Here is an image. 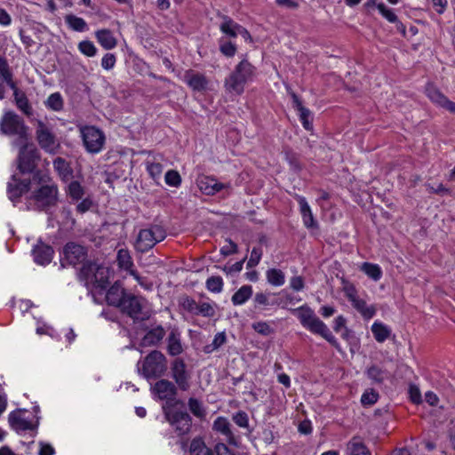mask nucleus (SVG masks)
<instances>
[{"instance_id": "obj_1", "label": "nucleus", "mask_w": 455, "mask_h": 455, "mask_svg": "<svg viewBox=\"0 0 455 455\" xmlns=\"http://www.w3.org/2000/svg\"><path fill=\"white\" fill-rule=\"evenodd\" d=\"M17 147H19V151L14 160L16 173L20 176L30 175L33 180H44L45 173L39 169L42 160L39 148L28 140Z\"/></svg>"}, {"instance_id": "obj_2", "label": "nucleus", "mask_w": 455, "mask_h": 455, "mask_svg": "<svg viewBox=\"0 0 455 455\" xmlns=\"http://www.w3.org/2000/svg\"><path fill=\"white\" fill-rule=\"evenodd\" d=\"M44 180H34L36 187L31 191L29 200L33 202L34 210L45 213H52L60 201L59 187L48 175Z\"/></svg>"}, {"instance_id": "obj_3", "label": "nucleus", "mask_w": 455, "mask_h": 455, "mask_svg": "<svg viewBox=\"0 0 455 455\" xmlns=\"http://www.w3.org/2000/svg\"><path fill=\"white\" fill-rule=\"evenodd\" d=\"M299 320L301 325L314 334L320 335L327 340L334 348L339 352L341 347L337 339L331 333L328 326L315 314L314 310L307 305H303L299 307L291 309Z\"/></svg>"}, {"instance_id": "obj_4", "label": "nucleus", "mask_w": 455, "mask_h": 455, "mask_svg": "<svg viewBox=\"0 0 455 455\" xmlns=\"http://www.w3.org/2000/svg\"><path fill=\"white\" fill-rule=\"evenodd\" d=\"M257 68L247 59L242 60L224 81V87L229 93L241 95L245 84L256 76Z\"/></svg>"}, {"instance_id": "obj_5", "label": "nucleus", "mask_w": 455, "mask_h": 455, "mask_svg": "<svg viewBox=\"0 0 455 455\" xmlns=\"http://www.w3.org/2000/svg\"><path fill=\"white\" fill-rule=\"evenodd\" d=\"M164 419L172 427L177 436L183 438L188 435L193 427V419L190 414L186 411L185 406L174 405L170 407L168 405L162 406Z\"/></svg>"}, {"instance_id": "obj_6", "label": "nucleus", "mask_w": 455, "mask_h": 455, "mask_svg": "<svg viewBox=\"0 0 455 455\" xmlns=\"http://www.w3.org/2000/svg\"><path fill=\"white\" fill-rule=\"evenodd\" d=\"M167 368V359L158 350L151 351L143 361H139L137 363L138 372L147 379L163 377Z\"/></svg>"}, {"instance_id": "obj_7", "label": "nucleus", "mask_w": 455, "mask_h": 455, "mask_svg": "<svg viewBox=\"0 0 455 455\" xmlns=\"http://www.w3.org/2000/svg\"><path fill=\"white\" fill-rule=\"evenodd\" d=\"M0 132L7 136H17L13 141L14 146L29 140L28 127L24 120L12 111L6 112L1 118Z\"/></svg>"}, {"instance_id": "obj_8", "label": "nucleus", "mask_w": 455, "mask_h": 455, "mask_svg": "<svg viewBox=\"0 0 455 455\" xmlns=\"http://www.w3.org/2000/svg\"><path fill=\"white\" fill-rule=\"evenodd\" d=\"M166 237L165 229L157 224H151L147 228H142L137 235L134 249L140 253H146L155 247V245Z\"/></svg>"}, {"instance_id": "obj_9", "label": "nucleus", "mask_w": 455, "mask_h": 455, "mask_svg": "<svg viewBox=\"0 0 455 455\" xmlns=\"http://www.w3.org/2000/svg\"><path fill=\"white\" fill-rule=\"evenodd\" d=\"M35 138L40 148L44 152L50 155L57 153L60 143L49 124L36 119L35 121Z\"/></svg>"}, {"instance_id": "obj_10", "label": "nucleus", "mask_w": 455, "mask_h": 455, "mask_svg": "<svg viewBox=\"0 0 455 455\" xmlns=\"http://www.w3.org/2000/svg\"><path fill=\"white\" fill-rule=\"evenodd\" d=\"M178 386L171 380L161 379L157 380L152 387L151 392L156 395L161 401H165L162 406L180 405V407L185 406V403L181 399H177Z\"/></svg>"}, {"instance_id": "obj_11", "label": "nucleus", "mask_w": 455, "mask_h": 455, "mask_svg": "<svg viewBox=\"0 0 455 455\" xmlns=\"http://www.w3.org/2000/svg\"><path fill=\"white\" fill-rule=\"evenodd\" d=\"M145 300L142 297L134 295L133 293L128 292L123 302L117 307V308L127 316L131 317L134 322L145 321L149 319V312H143V304Z\"/></svg>"}, {"instance_id": "obj_12", "label": "nucleus", "mask_w": 455, "mask_h": 455, "mask_svg": "<svg viewBox=\"0 0 455 455\" xmlns=\"http://www.w3.org/2000/svg\"><path fill=\"white\" fill-rule=\"evenodd\" d=\"M88 248L76 242H68L62 249V258L60 259V267H66L67 265L76 267L87 260Z\"/></svg>"}, {"instance_id": "obj_13", "label": "nucleus", "mask_w": 455, "mask_h": 455, "mask_svg": "<svg viewBox=\"0 0 455 455\" xmlns=\"http://www.w3.org/2000/svg\"><path fill=\"white\" fill-rule=\"evenodd\" d=\"M19 175L14 172L11 176L6 188L8 198L12 202L13 205L19 204L21 196L31 190L34 183L32 179H21Z\"/></svg>"}, {"instance_id": "obj_14", "label": "nucleus", "mask_w": 455, "mask_h": 455, "mask_svg": "<svg viewBox=\"0 0 455 455\" xmlns=\"http://www.w3.org/2000/svg\"><path fill=\"white\" fill-rule=\"evenodd\" d=\"M83 142L86 150L92 154L99 153L105 143V135L95 126H85L82 129Z\"/></svg>"}, {"instance_id": "obj_15", "label": "nucleus", "mask_w": 455, "mask_h": 455, "mask_svg": "<svg viewBox=\"0 0 455 455\" xmlns=\"http://www.w3.org/2000/svg\"><path fill=\"white\" fill-rule=\"evenodd\" d=\"M171 376L178 387L182 391H187L190 387V374L187 371V365L180 357L175 358L171 363Z\"/></svg>"}, {"instance_id": "obj_16", "label": "nucleus", "mask_w": 455, "mask_h": 455, "mask_svg": "<svg viewBox=\"0 0 455 455\" xmlns=\"http://www.w3.org/2000/svg\"><path fill=\"white\" fill-rule=\"evenodd\" d=\"M25 410H18L12 411L8 416V422L12 429L17 433L27 430H36L39 425L40 417H36V421L30 422L20 416V412Z\"/></svg>"}, {"instance_id": "obj_17", "label": "nucleus", "mask_w": 455, "mask_h": 455, "mask_svg": "<svg viewBox=\"0 0 455 455\" xmlns=\"http://www.w3.org/2000/svg\"><path fill=\"white\" fill-rule=\"evenodd\" d=\"M212 429L226 437V440L229 445L238 448L240 446V441L237 436L235 435L231 430V424L227 418L220 416L212 424Z\"/></svg>"}, {"instance_id": "obj_18", "label": "nucleus", "mask_w": 455, "mask_h": 455, "mask_svg": "<svg viewBox=\"0 0 455 455\" xmlns=\"http://www.w3.org/2000/svg\"><path fill=\"white\" fill-rule=\"evenodd\" d=\"M183 81L194 92H204L208 88L209 81L207 77L194 69H188L184 73Z\"/></svg>"}, {"instance_id": "obj_19", "label": "nucleus", "mask_w": 455, "mask_h": 455, "mask_svg": "<svg viewBox=\"0 0 455 455\" xmlns=\"http://www.w3.org/2000/svg\"><path fill=\"white\" fill-rule=\"evenodd\" d=\"M32 254L36 263L38 265L45 266L51 263L53 258L54 250L51 245L46 244L39 240L38 243L34 246Z\"/></svg>"}, {"instance_id": "obj_20", "label": "nucleus", "mask_w": 455, "mask_h": 455, "mask_svg": "<svg viewBox=\"0 0 455 455\" xmlns=\"http://www.w3.org/2000/svg\"><path fill=\"white\" fill-rule=\"evenodd\" d=\"M106 301L108 305L117 307L128 294L123 284L116 281L106 290Z\"/></svg>"}, {"instance_id": "obj_21", "label": "nucleus", "mask_w": 455, "mask_h": 455, "mask_svg": "<svg viewBox=\"0 0 455 455\" xmlns=\"http://www.w3.org/2000/svg\"><path fill=\"white\" fill-rule=\"evenodd\" d=\"M110 273L111 270L108 267L98 264L92 286L99 290L100 292L105 291L109 285Z\"/></svg>"}, {"instance_id": "obj_22", "label": "nucleus", "mask_w": 455, "mask_h": 455, "mask_svg": "<svg viewBox=\"0 0 455 455\" xmlns=\"http://www.w3.org/2000/svg\"><path fill=\"white\" fill-rule=\"evenodd\" d=\"M291 99H292V105L293 108H296L299 113V120L307 131H312L313 130V121L311 117V111L305 108L302 105V101L300 100L299 97L295 93H291Z\"/></svg>"}, {"instance_id": "obj_23", "label": "nucleus", "mask_w": 455, "mask_h": 455, "mask_svg": "<svg viewBox=\"0 0 455 455\" xmlns=\"http://www.w3.org/2000/svg\"><path fill=\"white\" fill-rule=\"evenodd\" d=\"M98 264L94 260H86L82 264V267L77 272V278L80 282L89 288L94 278L95 271L97 270Z\"/></svg>"}, {"instance_id": "obj_24", "label": "nucleus", "mask_w": 455, "mask_h": 455, "mask_svg": "<svg viewBox=\"0 0 455 455\" xmlns=\"http://www.w3.org/2000/svg\"><path fill=\"white\" fill-rule=\"evenodd\" d=\"M297 201L299 204V211L302 216L303 224L307 228H318V223L315 220L311 208L304 196H298Z\"/></svg>"}, {"instance_id": "obj_25", "label": "nucleus", "mask_w": 455, "mask_h": 455, "mask_svg": "<svg viewBox=\"0 0 455 455\" xmlns=\"http://www.w3.org/2000/svg\"><path fill=\"white\" fill-rule=\"evenodd\" d=\"M165 330L162 325H157L147 331L141 339L140 345L142 347L157 346L165 336Z\"/></svg>"}, {"instance_id": "obj_26", "label": "nucleus", "mask_w": 455, "mask_h": 455, "mask_svg": "<svg viewBox=\"0 0 455 455\" xmlns=\"http://www.w3.org/2000/svg\"><path fill=\"white\" fill-rule=\"evenodd\" d=\"M347 455H372L359 435L353 436L347 443Z\"/></svg>"}, {"instance_id": "obj_27", "label": "nucleus", "mask_w": 455, "mask_h": 455, "mask_svg": "<svg viewBox=\"0 0 455 455\" xmlns=\"http://www.w3.org/2000/svg\"><path fill=\"white\" fill-rule=\"evenodd\" d=\"M167 342V351L170 355L176 356L183 352L180 341V333L177 329L171 331L168 335Z\"/></svg>"}, {"instance_id": "obj_28", "label": "nucleus", "mask_w": 455, "mask_h": 455, "mask_svg": "<svg viewBox=\"0 0 455 455\" xmlns=\"http://www.w3.org/2000/svg\"><path fill=\"white\" fill-rule=\"evenodd\" d=\"M221 23L220 30L229 38H235L238 36L240 24L235 22L232 18L228 15H221Z\"/></svg>"}, {"instance_id": "obj_29", "label": "nucleus", "mask_w": 455, "mask_h": 455, "mask_svg": "<svg viewBox=\"0 0 455 455\" xmlns=\"http://www.w3.org/2000/svg\"><path fill=\"white\" fill-rule=\"evenodd\" d=\"M53 168L63 181L68 180L73 176V169L70 164L62 157H57L53 160Z\"/></svg>"}, {"instance_id": "obj_30", "label": "nucleus", "mask_w": 455, "mask_h": 455, "mask_svg": "<svg viewBox=\"0 0 455 455\" xmlns=\"http://www.w3.org/2000/svg\"><path fill=\"white\" fill-rule=\"evenodd\" d=\"M11 89L13 91L14 100L17 108L27 116L32 115V108L29 104L26 93L22 91H20L16 85L15 88Z\"/></svg>"}, {"instance_id": "obj_31", "label": "nucleus", "mask_w": 455, "mask_h": 455, "mask_svg": "<svg viewBox=\"0 0 455 455\" xmlns=\"http://www.w3.org/2000/svg\"><path fill=\"white\" fill-rule=\"evenodd\" d=\"M95 36L98 42L104 49L110 50L116 46L117 41L109 29L98 30Z\"/></svg>"}, {"instance_id": "obj_32", "label": "nucleus", "mask_w": 455, "mask_h": 455, "mask_svg": "<svg viewBox=\"0 0 455 455\" xmlns=\"http://www.w3.org/2000/svg\"><path fill=\"white\" fill-rule=\"evenodd\" d=\"M426 94L433 103L442 108H444L449 100L437 87L432 84H428L426 86Z\"/></svg>"}, {"instance_id": "obj_33", "label": "nucleus", "mask_w": 455, "mask_h": 455, "mask_svg": "<svg viewBox=\"0 0 455 455\" xmlns=\"http://www.w3.org/2000/svg\"><path fill=\"white\" fill-rule=\"evenodd\" d=\"M352 306L363 315L365 319H371L376 314L374 306H368L366 301L363 299L356 298L352 299Z\"/></svg>"}, {"instance_id": "obj_34", "label": "nucleus", "mask_w": 455, "mask_h": 455, "mask_svg": "<svg viewBox=\"0 0 455 455\" xmlns=\"http://www.w3.org/2000/svg\"><path fill=\"white\" fill-rule=\"evenodd\" d=\"M66 193L73 202H78L85 195V189L79 181L72 180L68 185Z\"/></svg>"}, {"instance_id": "obj_35", "label": "nucleus", "mask_w": 455, "mask_h": 455, "mask_svg": "<svg viewBox=\"0 0 455 455\" xmlns=\"http://www.w3.org/2000/svg\"><path fill=\"white\" fill-rule=\"evenodd\" d=\"M252 292L251 285H243L233 294L231 301L235 306L243 305L251 297Z\"/></svg>"}, {"instance_id": "obj_36", "label": "nucleus", "mask_w": 455, "mask_h": 455, "mask_svg": "<svg viewBox=\"0 0 455 455\" xmlns=\"http://www.w3.org/2000/svg\"><path fill=\"white\" fill-rule=\"evenodd\" d=\"M189 452L191 455H213L212 449L205 445L201 437L194 438L191 441Z\"/></svg>"}, {"instance_id": "obj_37", "label": "nucleus", "mask_w": 455, "mask_h": 455, "mask_svg": "<svg viewBox=\"0 0 455 455\" xmlns=\"http://www.w3.org/2000/svg\"><path fill=\"white\" fill-rule=\"evenodd\" d=\"M371 332L375 339L378 342L382 343L389 338L391 330L386 324L379 322H375L371 325Z\"/></svg>"}, {"instance_id": "obj_38", "label": "nucleus", "mask_w": 455, "mask_h": 455, "mask_svg": "<svg viewBox=\"0 0 455 455\" xmlns=\"http://www.w3.org/2000/svg\"><path fill=\"white\" fill-rule=\"evenodd\" d=\"M116 261L118 267L127 272L134 267L132 256L126 249H120L117 251Z\"/></svg>"}, {"instance_id": "obj_39", "label": "nucleus", "mask_w": 455, "mask_h": 455, "mask_svg": "<svg viewBox=\"0 0 455 455\" xmlns=\"http://www.w3.org/2000/svg\"><path fill=\"white\" fill-rule=\"evenodd\" d=\"M267 282L273 286H282L285 283L284 273L278 268H269L266 272Z\"/></svg>"}, {"instance_id": "obj_40", "label": "nucleus", "mask_w": 455, "mask_h": 455, "mask_svg": "<svg viewBox=\"0 0 455 455\" xmlns=\"http://www.w3.org/2000/svg\"><path fill=\"white\" fill-rule=\"evenodd\" d=\"M188 406L190 412L198 419H204L206 417V409L203 403L195 397L188 398Z\"/></svg>"}, {"instance_id": "obj_41", "label": "nucleus", "mask_w": 455, "mask_h": 455, "mask_svg": "<svg viewBox=\"0 0 455 455\" xmlns=\"http://www.w3.org/2000/svg\"><path fill=\"white\" fill-rule=\"evenodd\" d=\"M232 420L239 427L246 429L247 435H250L252 433L253 428L250 427L249 416L244 411H238L234 413L232 415Z\"/></svg>"}, {"instance_id": "obj_42", "label": "nucleus", "mask_w": 455, "mask_h": 455, "mask_svg": "<svg viewBox=\"0 0 455 455\" xmlns=\"http://www.w3.org/2000/svg\"><path fill=\"white\" fill-rule=\"evenodd\" d=\"M65 21L68 26L75 31L83 32L87 28L85 20L74 14L66 15Z\"/></svg>"}, {"instance_id": "obj_43", "label": "nucleus", "mask_w": 455, "mask_h": 455, "mask_svg": "<svg viewBox=\"0 0 455 455\" xmlns=\"http://www.w3.org/2000/svg\"><path fill=\"white\" fill-rule=\"evenodd\" d=\"M284 158L294 172H299L302 170L299 156L292 149L288 148L284 150Z\"/></svg>"}, {"instance_id": "obj_44", "label": "nucleus", "mask_w": 455, "mask_h": 455, "mask_svg": "<svg viewBox=\"0 0 455 455\" xmlns=\"http://www.w3.org/2000/svg\"><path fill=\"white\" fill-rule=\"evenodd\" d=\"M220 52L226 57H234L237 52L236 45L230 40L221 37L219 41Z\"/></svg>"}, {"instance_id": "obj_45", "label": "nucleus", "mask_w": 455, "mask_h": 455, "mask_svg": "<svg viewBox=\"0 0 455 455\" xmlns=\"http://www.w3.org/2000/svg\"><path fill=\"white\" fill-rule=\"evenodd\" d=\"M227 341V336L224 331L218 332L211 344L204 347V352L205 354H211L215 350L219 349Z\"/></svg>"}, {"instance_id": "obj_46", "label": "nucleus", "mask_w": 455, "mask_h": 455, "mask_svg": "<svg viewBox=\"0 0 455 455\" xmlns=\"http://www.w3.org/2000/svg\"><path fill=\"white\" fill-rule=\"evenodd\" d=\"M362 271H363L370 278L374 281H379L382 276V271L379 265L364 262L361 267Z\"/></svg>"}, {"instance_id": "obj_47", "label": "nucleus", "mask_w": 455, "mask_h": 455, "mask_svg": "<svg viewBox=\"0 0 455 455\" xmlns=\"http://www.w3.org/2000/svg\"><path fill=\"white\" fill-rule=\"evenodd\" d=\"M63 99L60 92L52 93L45 101L47 108L53 111H60L63 108Z\"/></svg>"}, {"instance_id": "obj_48", "label": "nucleus", "mask_w": 455, "mask_h": 455, "mask_svg": "<svg viewBox=\"0 0 455 455\" xmlns=\"http://www.w3.org/2000/svg\"><path fill=\"white\" fill-rule=\"evenodd\" d=\"M208 291L213 293H220L223 290V279L220 275L210 276L205 283Z\"/></svg>"}, {"instance_id": "obj_49", "label": "nucleus", "mask_w": 455, "mask_h": 455, "mask_svg": "<svg viewBox=\"0 0 455 455\" xmlns=\"http://www.w3.org/2000/svg\"><path fill=\"white\" fill-rule=\"evenodd\" d=\"M0 74L10 88H15V83L12 80V74L10 71L7 60L0 56Z\"/></svg>"}, {"instance_id": "obj_50", "label": "nucleus", "mask_w": 455, "mask_h": 455, "mask_svg": "<svg viewBox=\"0 0 455 455\" xmlns=\"http://www.w3.org/2000/svg\"><path fill=\"white\" fill-rule=\"evenodd\" d=\"M180 306L187 312L196 315L198 304L189 296L184 295L180 299Z\"/></svg>"}, {"instance_id": "obj_51", "label": "nucleus", "mask_w": 455, "mask_h": 455, "mask_svg": "<svg viewBox=\"0 0 455 455\" xmlns=\"http://www.w3.org/2000/svg\"><path fill=\"white\" fill-rule=\"evenodd\" d=\"M164 180L168 186L174 188H179L182 181L180 174L175 170L167 171L164 175Z\"/></svg>"}, {"instance_id": "obj_52", "label": "nucleus", "mask_w": 455, "mask_h": 455, "mask_svg": "<svg viewBox=\"0 0 455 455\" xmlns=\"http://www.w3.org/2000/svg\"><path fill=\"white\" fill-rule=\"evenodd\" d=\"M214 177L202 176L197 179V186L199 189L205 195L210 196L211 188H212Z\"/></svg>"}, {"instance_id": "obj_53", "label": "nucleus", "mask_w": 455, "mask_h": 455, "mask_svg": "<svg viewBox=\"0 0 455 455\" xmlns=\"http://www.w3.org/2000/svg\"><path fill=\"white\" fill-rule=\"evenodd\" d=\"M367 376L377 383H382L385 379V371L377 365H372L367 370Z\"/></svg>"}, {"instance_id": "obj_54", "label": "nucleus", "mask_w": 455, "mask_h": 455, "mask_svg": "<svg viewBox=\"0 0 455 455\" xmlns=\"http://www.w3.org/2000/svg\"><path fill=\"white\" fill-rule=\"evenodd\" d=\"M79 51L88 57H93L97 53V48L90 40H84L78 44Z\"/></svg>"}, {"instance_id": "obj_55", "label": "nucleus", "mask_w": 455, "mask_h": 455, "mask_svg": "<svg viewBox=\"0 0 455 455\" xmlns=\"http://www.w3.org/2000/svg\"><path fill=\"white\" fill-rule=\"evenodd\" d=\"M379 399V394L374 389L366 390L361 397V403L363 406H371Z\"/></svg>"}, {"instance_id": "obj_56", "label": "nucleus", "mask_w": 455, "mask_h": 455, "mask_svg": "<svg viewBox=\"0 0 455 455\" xmlns=\"http://www.w3.org/2000/svg\"><path fill=\"white\" fill-rule=\"evenodd\" d=\"M251 327L256 332L263 336H269L275 332L274 329L267 322L254 323Z\"/></svg>"}, {"instance_id": "obj_57", "label": "nucleus", "mask_w": 455, "mask_h": 455, "mask_svg": "<svg viewBox=\"0 0 455 455\" xmlns=\"http://www.w3.org/2000/svg\"><path fill=\"white\" fill-rule=\"evenodd\" d=\"M196 315H202L204 317H213L215 315V309L212 305L207 302L198 304Z\"/></svg>"}, {"instance_id": "obj_58", "label": "nucleus", "mask_w": 455, "mask_h": 455, "mask_svg": "<svg viewBox=\"0 0 455 455\" xmlns=\"http://www.w3.org/2000/svg\"><path fill=\"white\" fill-rule=\"evenodd\" d=\"M262 253V249L260 247H253L251 251V257L247 261L246 267L252 268L256 267L261 259Z\"/></svg>"}, {"instance_id": "obj_59", "label": "nucleus", "mask_w": 455, "mask_h": 455, "mask_svg": "<svg viewBox=\"0 0 455 455\" xmlns=\"http://www.w3.org/2000/svg\"><path fill=\"white\" fill-rule=\"evenodd\" d=\"M377 8L381 15L389 22L393 23L397 21L396 14L391 9L387 8L383 3L379 4Z\"/></svg>"}, {"instance_id": "obj_60", "label": "nucleus", "mask_w": 455, "mask_h": 455, "mask_svg": "<svg viewBox=\"0 0 455 455\" xmlns=\"http://www.w3.org/2000/svg\"><path fill=\"white\" fill-rule=\"evenodd\" d=\"M425 186L429 193H434L441 196L451 194V189L444 187L442 183L438 184L436 188L432 186L430 183H426Z\"/></svg>"}, {"instance_id": "obj_61", "label": "nucleus", "mask_w": 455, "mask_h": 455, "mask_svg": "<svg viewBox=\"0 0 455 455\" xmlns=\"http://www.w3.org/2000/svg\"><path fill=\"white\" fill-rule=\"evenodd\" d=\"M116 61V58L114 53H106L101 60V67L106 70L112 69Z\"/></svg>"}, {"instance_id": "obj_62", "label": "nucleus", "mask_w": 455, "mask_h": 455, "mask_svg": "<svg viewBox=\"0 0 455 455\" xmlns=\"http://www.w3.org/2000/svg\"><path fill=\"white\" fill-rule=\"evenodd\" d=\"M254 301L256 304L263 306L280 305L277 300L270 302L267 295L263 292H257L254 296Z\"/></svg>"}, {"instance_id": "obj_63", "label": "nucleus", "mask_w": 455, "mask_h": 455, "mask_svg": "<svg viewBox=\"0 0 455 455\" xmlns=\"http://www.w3.org/2000/svg\"><path fill=\"white\" fill-rule=\"evenodd\" d=\"M410 400L415 404L422 403L421 393L419 387L415 385H411L409 387Z\"/></svg>"}, {"instance_id": "obj_64", "label": "nucleus", "mask_w": 455, "mask_h": 455, "mask_svg": "<svg viewBox=\"0 0 455 455\" xmlns=\"http://www.w3.org/2000/svg\"><path fill=\"white\" fill-rule=\"evenodd\" d=\"M82 201L76 205V212L84 214L88 212L92 206V200L89 197L81 199Z\"/></svg>"}]
</instances>
